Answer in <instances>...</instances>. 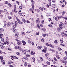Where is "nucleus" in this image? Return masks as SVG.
Returning a JSON list of instances; mask_svg holds the SVG:
<instances>
[{
    "instance_id": "6",
    "label": "nucleus",
    "mask_w": 67,
    "mask_h": 67,
    "mask_svg": "<svg viewBox=\"0 0 67 67\" xmlns=\"http://www.w3.org/2000/svg\"><path fill=\"white\" fill-rule=\"evenodd\" d=\"M21 42L23 43V45H25L26 44V42L24 41V40H23Z\"/></svg>"
},
{
    "instance_id": "2",
    "label": "nucleus",
    "mask_w": 67,
    "mask_h": 67,
    "mask_svg": "<svg viewBox=\"0 0 67 67\" xmlns=\"http://www.w3.org/2000/svg\"><path fill=\"white\" fill-rule=\"evenodd\" d=\"M63 26L64 24L62 22H60V24H59V27L61 30H62V29H63Z\"/></svg>"
},
{
    "instance_id": "46",
    "label": "nucleus",
    "mask_w": 67,
    "mask_h": 67,
    "mask_svg": "<svg viewBox=\"0 0 67 67\" xmlns=\"http://www.w3.org/2000/svg\"><path fill=\"white\" fill-rule=\"evenodd\" d=\"M67 59V57H66L64 58H63V59H64V60H66V59Z\"/></svg>"
},
{
    "instance_id": "35",
    "label": "nucleus",
    "mask_w": 67,
    "mask_h": 67,
    "mask_svg": "<svg viewBox=\"0 0 67 67\" xmlns=\"http://www.w3.org/2000/svg\"><path fill=\"white\" fill-rule=\"evenodd\" d=\"M41 41L42 42H44V38H42L41 40Z\"/></svg>"
},
{
    "instance_id": "22",
    "label": "nucleus",
    "mask_w": 67,
    "mask_h": 67,
    "mask_svg": "<svg viewBox=\"0 0 67 67\" xmlns=\"http://www.w3.org/2000/svg\"><path fill=\"white\" fill-rule=\"evenodd\" d=\"M47 65H50V63L49 62L47 61L46 62Z\"/></svg>"
},
{
    "instance_id": "53",
    "label": "nucleus",
    "mask_w": 67,
    "mask_h": 67,
    "mask_svg": "<svg viewBox=\"0 0 67 67\" xmlns=\"http://www.w3.org/2000/svg\"><path fill=\"white\" fill-rule=\"evenodd\" d=\"M31 25L32 26H34V23H32L31 24Z\"/></svg>"
},
{
    "instance_id": "58",
    "label": "nucleus",
    "mask_w": 67,
    "mask_h": 67,
    "mask_svg": "<svg viewBox=\"0 0 67 67\" xmlns=\"http://www.w3.org/2000/svg\"><path fill=\"white\" fill-rule=\"evenodd\" d=\"M27 23H30V21H29L28 20H27L26 21Z\"/></svg>"
},
{
    "instance_id": "44",
    "label": "nucleus",
    "mask_w": 67,
    "mask_h": 67,
    "mask_svg": "<svg viewBox=\"0 0 67 67\" xmlns=\"http://www.w3.org/2000/svg\"><path fill=\"white\" fill-rule=\"evenodd\" d=\"M13 58H16V59H18V58L15 56H13Z\"/></svg>"
},
{
    "instance_id": "10",
    "label": "nucleus",
    "mask_w": 67,
    "mask_h": 67,
    "mask_svg": "<svg viewBox=\"0 0 67 67\" xmlns=\"http://www.w3.org/2000/svg\"><path fill=\"white\" fill-rule=\"evenodd\" d=\"M36 23H38V24H39V23H40V19H39V18L37 19V20H36Z\"/></svg>"
},
{
    "instance_id": "47",
    "label": "nucleus",
    "mask_w": 67,
    "mask_h": 67,
    "mask_svg": "<svg viewBox=\"0 0 67 67\" xmlns=\"http://www.w3.org/2000/svg\"><path fill=\"white\" fill-rule=\"evenodd\" d=\"M16 25H13V27L14 28H15V27H16Z\"/></svg>"
},
{
    "instance_id": "36",
    "label": "nucleus",
    "mask_w": 67,
    "mask_h": 67,
    "mask_svg": "<svg viewBox=\"0 0 67 67\" xmlns=\"http://www.w3.org/2000/svg\"><path fill=\"white\" fill-rule=\"evenodd\" d=\"M8 6L10 7H12V5H11V4L10 3H8Z\"/></svg>"
},
{
    "instance_id": "16",
    "label": "nucleus",
    "mask_w": 67,
    "mask_h": 67,
    "mask_svg": "<svg viewBox=\"0 0 67 67\" xmlns=\"http://www.w3.org/2000/svg\"><path fill=\"white\" fill-rule=\"evenodd\" d=\"M0 59L1 60H2L3 59V56H0Z\"/></svg>"
},
{
    "instance_id": "43",
    "label": "nucleus",
    "mask_w": 67,
    "mask_h": 67,
    "mask_svg": "<svg viewBox=\"0 0 67 67\" xmlns=\"http://www.w3.org/2000/svg\"><path fill=\"white\" fill-rule=\"evenodd\" d=\"M8 50H9V51H11V48L9 47L8 49Z\"/></svg>"
},
{
    "instance_id": "5",
    "label": "nucleus",
    "mask_w": 67,
    "mask_h": 67,
    "mask_svg": "<svg viewBox=\"0 0 67 67\" xmlns=\"http://www.w3.org/2000/svg\"><path fill=\"white\" fill-rule=\"evenodd\" d=\"M26 52H28V51L27 50H26V51H25L24 50H22V52L23 54H26Z\"/></svg>"
},
{
    "instance_id": "51",
    "label": "nucleus",
    "mask_w": 67,
    "mask_h": 67,
    "mask_svg": "<svg viewBox=\"0 0 67 67\" xmlns=\"http://www.w3.org/2000/svg\"><path fill=\"white\" fill-rule=\"evenodd\" d=\"M4 44V43H2L0 45L1 46H3V45Z\"/></svg>"
},
{
    "instance_id": "14",
    "label": "nucleus",
    "mask_w": 67,
    "mask_h": 67,
    "mask_svg": "<svg viewBox=\"0 0 67 67\" xmlns=\"http://www.w3.org/2000/svg\"><path fill=\"white\" fill-rule=\"evenodd\" d=\"M34 4H31L32 8L33 9H34Z\"/></svg>"
},
{
    "instance_id": "63",
    "label": "nucleus",
    "mask_w": 67,
    "mask_h": 67,
    "mask_svg": "<svg viewBox=\"0 0 67 67\" xmlns=\"http://www.w3.org/2000/svg\"><path fill=\"white\" fill-rule=\"evenodd\" d=\"M38 27L39 28V29H40L41 27H40V25L38 24L37 25Z\"/></svg>"
},
{
    "instance_id": "38",
    "label": "nucleus",
    "mask_w": 67,
    "mask_h": 67,
    "mask_svg": "<svg viewBox=\"0 0 67 67\" xmlns=\"http://www.w3.org/2000/svg\"><path fill=\"white\" fill-rule=\"evenodd\" d=\"M58 51H61L62 49L60 48H58Z\"/></svg>"
},
{
    "instance_id": "60",
    "label": "nucleus",
    "mask_w": 67,
    "mask_h": 67,
    "mask_svg": "<svg viewBox=\"0 0 67 67\" xmlns=\"http://www.w3.org/2000/svg\"><path fill=\"white\" fill-rule=\"evenodd\" d=\"M46 36V34H44L43 35V37H45V36Z\"/></svg>"
},
{
    "instance_id": "45",
    "label": "nucleus",
    "mask_w": 67,
    "mask_h": 67,
    "mask_svg": "<svg viewBox=\"0 0 67 67\" xmlns=\"http://www.w3.org/2000/svg\"><path fill=\"white\" fill-rule=\"evenodd\" d=\"M8 19H9V20H10V19H12V17H10V16H8Z\"/></svg>"
},
{
    "instance_id": "33",
    "label": "nucleus",
    "mask_w": 67,
    "mask_h": 67,
    "mask_svg": "<svg viewBox=\"0 0 67 67\" xmlns=\"http://www.w3.org/2000/svg\"><path fill=\"white\" fill-rule=\"evenodd\" d=\"M54 43H55V44H58V42L57 41V40H55L54 41Z\"/></svg>"
},
{
    "instance_id": "15",
    "label": "nucleus",
    "mask_w": 67,
    "mask_h": 67,
    "mask_svg": "<svg viewBox=\"0 0 67 67\" xmlns=\"http://www.w3.org/2000/svg\"><path fill=\"white\" fill-rule=\"evenodd\" d=\"M4 44L5 45H6V44H7V45H9V43L8 41H6L4 43Z\"/></svg>"
},
{
    "instance_id": "13",
    "label": "nucleus",
    "mask_w": 67,
    "mask_h": 67,
    "mask_svg": "<svg viewBox=\"0 0 67 67\" xmlns=\"http://www.w3.org/2000/svg\"><path fill=\"white\" fill-rule=\"evenodd\" d=\"M3 37V34H1L0 35V38H2Z\"/></svg>"
},
{
    "instance_id": "64",
    "label": "nucleus",
    "mask_w": 67,
    "mask_h": 67,
    "mask_svg": "<svg viewBox=\"0 0 67 67\" xmlns=\"http://www.w3.org/2000/svg\"><path fill=\"white\" fill-rule=\"evenodd\" d=\"M9 66L10 67H14L13 65H9Z\"/></svg>"
},
{
    "instance_id": "32",
    "label": "nucleus",
    "mask_w": 67,
    "mask_h": 67,
    "mask_svg": "<svg viewBox=\"0 0 67 67\" xmlns=\"http://www.w3.org/2000/svg\"><path fill=\"white\" fill-rule=\"evenodd\" d=\"M19 34V33L18 32H17L15 34V36H18V35Z\"/></svg>"
},
{
    "instance_id": "56",
    "label": "nucleus",
    "mask_w": 67,
    "mask_h": 67,
    "mask_svg": "<svg viewBox=\"0 0 67 67\" xmlns=\"http://www.w3.org/2000/svg\"><path fill=\"white\" fill-rule=\"evenodd\" d=\"M63 19H65V20H67V17L66 18V17H63Z\"/></svg>"
},
{
    "instance_id": "34",
    "label": "nucleus",
    "mask_w": 67,
    "mask_h": 67,
    "mask_svg": "<svg viewBox=\"0 0 67 67\" xmlns=\"http://www.w3.org/2000/svg\"><path fill=\"white\" fill-rule=\"evenodd\" d=\"M15 24L16 25H18V21H16L15 22Z\"/></svg>"
},
{
    "instance_id": "26",
    "label": "nucleus",
    "mask_w": 67,
    "mask_h": 67,
    "mask_svg": "<svg viewBox=\"0 0 67 67\" xmlns=\"http://www.w3.org/2000/svg\"><path fill=\"white\" fill-rule=\"evenodd\" d=\"M31 1L32 3V4H34L35 3L33 1V0H31Z\"/></svg>"
},
{
    "instance_id": "4",
    "label": "nucleus",
    "mask_w": 67,
    "mask_h": 67,
    "mask_svg": "<svg viewBox=\"0 0 67 67\" xmlns=\"http://www.w3.org/2000/svg\"><path fill=\"white\" fill-rule=\"evenodd\" d=\"M15 40L17 42V44L19 45H20L21 44V42L20 40L18 39H15Z\"/></svg>"
},
{
    "instance_id": "8",
    "label": "nucleus",
    "mask_w": 67,
    "mask_h": 67,
    "mask_svg": "<svg viewBox=\"0 0 67 67\" xmlns=\"http://www.w3.org/2000/svg\"><path fill=\"white\" fill-rule=\"evenodd\" d=\"M55 19L56 21H58L59 20V16H57L56 17H55Z\"/></svg>"
},
{
    "instance_id": "3",
    "label": "nucleus",
    "mask_w": 67,
    "mask_h": 67,
    "mask_svg": "<svg viewBox=\"0 0 67 67\" xmlns=\"http://www.w3.org/2000/svg\"><path fill=\"white\" fill-rule=\"evenodd\" d=\"M44 49H43L42 50V51L43 52H44V53H46V49H47L46 47L45 46H44Z\"/></svg>"
},
{
    "instance_id": "31",
    "label": "nucleus",
    "mask_w": 67,
    "mask_h": 67,
    "mask_svg": "<svg viewBox=\"0 0 67 67\" xmlns=\"http://www.w3.org/2000/svg\"><path fill=\"white\" fill-rule=\"evenodd\" d=\"M45 56L46 57H47V56H48V55H49V54L48 53H47L46 54H45Z\"/></svg>"
},
{
    "instance_id": "42",
    "label": "nucleus",
    "mask_w": 67,
    "mask_h": 67,
    "mask_svg": "<svg viewBox=\"0 0 67 67\" xmlns=\"http://www.w3.org/2000/svg\"><path fill=\"white\" fill-rule=\"evenodd\" d=\"M1 62H2V63L3 64H5V62H4V61L3 60H1Z\"/></svg>"
},
{
    "instance_id": "52",
    "label": "nucleus",
    "mask_w": 67,
    "mask_h": 67,
    "mask_svg": "<svg viewBox=\"0 0 67 67\" xmlns=\"http://www.w3.org/2000/svg\"><path fill=\"white\" fill-rule=\"evenodd\" d=\"M16 54H17V55H18L20 56V53L19 52H17Z\"/></svg>"
},
{
    "instance_id": "37",
    "label": "nucleus",
    "mask_w": 67,
    "mask_h": 67,
    "mask_svg": "<svg viewBox=\"0 0 67 67\" xmlns=\"http://www.w3.org/2000/svg\"><path fill=\"white\" fill-rule=\"evenodd\" d=\"M1 38V41L2 42H4V39L3 38Z\"/></svg>"
},
{
    "instance_id": "54",
    "label": "nucleus",
    "mask_w": 67,
    "mask_h": 67,
    "mask_svg": "<svg viewBox=\"0 0 67 67\" xmlns=\"http://www.w3.org/2000/svg\"><path fill=\"white\" fill-rule=\"evenodd\" d=\"M44 23V20H42V24H43Z\"/></svg>"
},
{
    "instance_id": "55",
    "label": "nucleus",
    "mask_w": 67,
    "mask_h": 67,
    "mask_svg": "<svg viewBox=\"0 0 67 67\" xmlns=\"http://www.w3.org/2000/svg\"><path fill=\"white\" fill-rule=\"evenodd\" d=\"M2 12H3V11L2 10H0V13H1Z\"/></svg>"
},
{
    "instance_id": "39",
    "label": "nucleus",
    "mask_w": 67,
    "mask_h": 67,
    "mask_svg": "<svg viewBox=\"0 0 67 67\" xmlns=\"http://www.w3.org/2000/svg\"><path fill=\"white\" fill-rule=\"evenodd\" d=\"M61 63H63V64L64 63V60H61Z\"/></svg>"
},
{
    "instance_id": "30",
    "label": "nucleus",
    "mask_w": 67,
    "mask_h": 67,
    "mask_svg": "<svg viewBox=\"0 0 67 67\" xmlns=\"http://www.w3.org/2000/svg\"><path fill=\"white\" fill-rule=\"evenodd\" d=\"M24 65L25 67H26L27 66V63L26 62L24 64Z\"/></svg>"
},
{
    "instance_id": "48",
    "label": "nucleus",
    "mask_w": 67,
    "mask_h": 67,
    "mask_svg": "<svg viewBox=\"0 0 67 67\" xmlns=\"http://www.w3.org/2000/svg\"><path fill=\"white\" fill-rule=\"evenodd\" d=\"M5 4H8V1H5Z\"/></svg>"
},
{
    "instance_id": "29",
    "label": "nucleus",
    "mask_w": 67,
    "mask_h": 67,
    "mask_svg": "<svg viewBox=\"0 0 67 67\" xmlns=\"http://www.w3.org/2000/svg\"><path fill=\"white\" fill-rule=\"evenodd\" d=\"M18 48L20 51H22V48H21L19 46H18Z\"/></svg>"
},
{
    "instance_id": "59",
    "label": "nucleus",
    "mask_w": 67,
    "mask_h": 67,
    "mask_svg": "<svg viewBox=\"0 0 67 67\" xmlns=\"http://www.w3.org/2000/svg\"><path fill=\"white\" fill-rule=\"evenodd\" d=\"M64 64H65V65H66L67 63V61H64Z\"/></svg>"
},
{
    "instance_id": "57",
    "label": "nucleus",
    "mask_w": 67,
    "mask_h": 67,
    "mask_svg": "<svg viewBox=\"0 0 67 67\" xmlns=\"http://www.w3.org/2000/svg\"><path fill=\"white\" fill-rule=\"evenodd\" d=\"M42 8H43V10H46L47 9L46 8H44V7H43Z\"/></svg>"
},
{
    "instance_id": "21",
    "label": "nucleus",
    "mask_w": 67,
    "mask_h": 67,
    "mask_svg": "<svg viewBox=\"0 0 67 67\" xmlns=\"http://www.w3.org/2000/svg\"><path fill=\"white\" fill-rule=\"evenodd\" d=\"M38 48V49H41V48H42V46H39L37 47Z\"/></svg>"
},
{
    "instance_id": "25",
    "label": "nucleus",
    "mask_w": 67,
    "mask_h": 67,
    "mask_svg": "<svg viewBox=\"0 0 67 67\" xmlns=\"http://www.w3.org/2000/svg\"><path fill=\"white\" fill-rule=\"evenodd\" d=\"M36 11H37V12H39L40 11V10L38 9H35Z\"/></svg>"
},
{
    "instance_id": "20",
    "label": "nucleus",
    "mask_w": 67,
    "mask_h": 67,
    "mask_svg": "<svg viewBox=\"0 0 67 67\" xmlns=\"http://www.w3.org/2000/svg\"><path fill=\"white\" fill-rule=\"evenodd\" d=\"M62 35L63 37H64V36H65V34H64V32H62Z\"/></svg>"
},
{
    "instance_id": "12",
    "label": "nucleus",
    "mask_w": 67,
    "mask_h": 67,
    "mask_svg": "<svg viewBox=\"0 0 67 67\" xmlns=\"http://www.w3.org/2000/svg\"><path fill=\"white\" fill-rule=\"evenodd\" d=\"M56 57L57 58H58V59H60V57H59V56L57 54H56L55 55Z\"/></svg>"
},
{
    "instance_id": "18",
    "label": "nucleus",
    "mask_w": 67,
    "mask_h": 67,
    "mask_svg": "<svg viewBox=\"0 0 67 67\" xmlns=\"http://www.w3.org/2000/svg\"><path fill=\"white\" fill-rule=\"evenodd\" d=\"M22 20L23 21V22H24V23H25L26 22V20H25L24 18H23L22 19Z\"/></svg>"
},
{
    "instance_id": "28",
    "label": "nucleus",
    "mask_w": 67,
    "mask_h": 67,
    "mask_svg": "<svg viewBox=\"0 0 67 67\" xmlns=\"http://www.w3.org/2000/svg\"><path fill=\"white\" fill-rule=\"evenodd\" d=\"M46 45L47 46H50V45H51V44H48V43H47Z\"/></svg>"
},
{
    "instance_id": "11",
    "label": "nucleus",
    "mask_w": 67,
    "mask_h": 67,
    "mask_svg": "<svg viewBox=\"0 0 67 67\" xmlns=\"http://www.w3.org/2000/svg\"><path fill=\"white\" fill-rule=\"evenodd\" d=\"M12 30L14 33H16V29H12Z\"/></svg>"
},
{
    "instance_id": "24",
    "label": "nucleus",
    "mask_w": 67,
    "mask_h": 67,
    "mask_svg": "<svg viewBox=\"0 0 67 67\" xmlns=\"http://www.w3.org/2000/svg\"><path fill=\"white\" fill-rule=\"evenodd\" d=\"M16 19L19 23V22L20 21V19H19V18H18V17L16 18Z\"/></svg>"
},
{
    "instance_id": "61",
    "label": "nucleus",
    "mask_w": 67,
    "mask_h": 67,
    "mask_svg": "<svg viewBox=\"0 0 67 67\" xmlns=\"http://www.w3.org/2000/svg\"><path fill=\"white\" fill-rule=\"evenodd\" d=\"M0 30L2 32H3V29H1Z\"/></svg>"
},
{
    "instance_id": "1",
    "label": "nucleus",
    "mask_w": 67,
    "mask_h": 67,
    "mask_svg": "<svg viewBox=\"0 0 67 67\" xmlns=\"http://www.w3.org/2000/svg\"><path fill=\"white\" fill-rule=\"evenodd\" d=\"M14 10H12V12H15L16 13H17L18 12L16 11V5H14Z\"/></svg>"
},
{
    "instance_id": "40",
    "label": "nucleus",
    "mask_w": 67,
    "mask_h": 67,
    "mask_svg": "<svg viewBox=\"0 0 67 67\" xmlns=\"http://www.w3.org/2000/svg\"><path fill=\"white\" fill-rule=\"evenodd\" d=\"M48 26H49V27H53V25H52L51 24H49L48 25Z\"/></svg>"
},
{
    "instance_id": "23",
    "label": "nucleus",
    "mask_w": 67,
    "mask_h": 67,
    "mask_svg": "<svg viewBox=\"0 0 67 67\" xmlns=\"http://www.w3.org/2000/svg\"><path fill=\"white\" fill-rule=\"evenodd\" d=\"M32 59L33 62L35 63V59L34 58H33Z\"/></svg>"
},
{
    "instance_id": "9",
    "label": "nucleus",
    "mask_w": 67,
    "mask_h": 67,
    "mask_svg": "<svg viewBox=\"0 0 67 67\" xmlns=\"http://www.w3.org/2000/svg\"><path fill=\"white\" fill-rule=\"evenodd\" d=\"M10 25H11V23L10 22H8L7 24V26H10Z\"/></svg>"
},
{
    "instance_id": "19",
    "label": "nucleus",
    "mask_w": 67,
    "mask_h": 67,
    "mask_svg": "<svg viewBox=\"0 0 67 67\" xmlns=\"http://www.w3.org/2000/svg\"><path fill=\"white\" fill-rule=\"evenodd\" d=\"M23 58H24V59H25V60H28V58H26V57H23Z\"/></svg>"
},
{
    "instance_id": "7",
    "label": "nucleus",
    "mask_w": 67,
    "mask_h": 67,
    "mask_svg": "<svg viewBox=\"0 0 67 67\" xmlns=\"http://www.w3.org/2000/svg\"><path fill=\"white\" fill-rule=\"evenodd\" d=\"M31 54L32 55H35V53L33 51H31Z\"/></svg>"
},
{
    "instance_id": "50",
    "label": "nucleus",
    "mask_w": 67,
    "mask_h": 67,
    "mask_svg": "<svg viewBox=\"0 0 67 67\" xmlns=\"http://www.w3.org/2000/svg\"><path fill=\"white\" fill-rule=\"evenodd\" d=\"M0 16L1 18H3V15H1V13H0Z\"/></svg>"
},
{
    "instance_id": "17",
    "label": "nucleus",
    "mask_w": 67,
    "mask_h": 67,
    "mask_svg": "<svg viewBox=\"0 0 67 67\" xmlns=\"http://www.w3.org/2000/svg\"><path fill=\"white\" fill-rule=\"evenodd\" d=\"M25 34L24 32H21V35L22 36H23V35H25Z\"/></svg>"
},
{
    "instance_id": "27",
    "label": "nucleus",
    "mask_w": 67,
    "mask_h": 67,
    "mask_svg": "<svg viewBox=\"0 0 67 67\" xmlns=\"http://www.w3.org/2000/svg\"><path fill=\"white\" fill-rule=\"evenodd\" d=\"M18 23L20 24H23V23L21 21H20Z\"/></svg>"
},
{
    "instance_id": "41",
    "label": "nucleus",
    "mask_w": 67,
    "mask_h": 67,
    "mask_svg": "<svg viewBox=\"0 0 67 67\" xmlns=\"http://www.w3.org/2000/svg\"><path fill=\"white\" fill-rule=\"evenodd\" d=\"M39 9H40V10L41 11H43V8H42L41 7H40L39 8Z\"/></svg>"
},
{
    "instance_id": "62",
    "label": "nucleus",
    "mask_w": 67,
    "mask_h": 67,
    "mask_svg": "<svg viewBox=\"0 0 67 67\" xmlns=\"http://www.w3.org/2000/svg\"><path fill=\"white\" fill-rule=\"evenodd\" d=\"M40 59L41 60H43V58L42 57H40Z\"/></svg>"
},
{
    "instance_id": "49",
    "label": "nucleus",
    "mask_w": 67,
    "mask_h": 67,
    "mask_svg": "<svg viewBox=\"0 0 67 67\" xmlns=\"http://www.w3.org/2000/svg\"><path fill=\"white\" fill-rule=\"evenodd\" d=\"M54 60H55L56 61H57V59H56V58L55 57L54 58Z\"/></svg>"
}]
</instances>
